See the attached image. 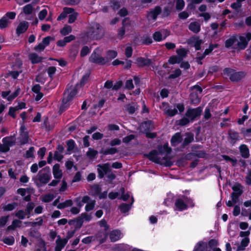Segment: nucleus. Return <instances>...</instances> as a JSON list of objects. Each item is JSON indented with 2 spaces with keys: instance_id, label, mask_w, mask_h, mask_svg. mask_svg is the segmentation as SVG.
Wrapping results in <instances>:
<instances>
[{
  "instance_id": "1",
  "label": "nucleus",
  "mask_w": 251,
  "mask_h": 251,
  "mask_svg": "<svg viewBox=\"0 0 251 251\" xmlns=\"http://www.w3.org/2000/svg\"><path fill=\"white\" fill-rule=\"evenodd\" d=\"M102 28L98 24H95L92 26L83 36L82 40L87 42L91 40L98 39L101 36Z\"/></svg>"
},
{
  "instance_id": "56",
  "label": "nucleus",
  "mask_w": 251,
  "mask_h": 251,
  "mask_svg": "<svg viewBox=\"0 0 251 251\" xmlns=\"http://www.w3.org/2000/svg\"><path fill=\"white\" fill-rule=\"evenodd\" d=\"M223 157L226 161L230 162L233 166H234L237 162V160L235 158H230L226 155H223Z\"/></svg>"
},
{
  "instance_id": "33",
  "label": "nucleus",
  "mask_w": 251,
  "mask_h": 251,
  "mask_svg": "<svg viewBox=\"0 0 251 251\" xmlns=\"http://www.w3.org/2000/svg\"><path fill=\"white\" fill-rule=\"evenodd\" d=\"M33 6L31 4H27L23 8V12L25 15H29L32 14L33 12Z\"/></svg>"
},
{
  "instance_id": "64",
  "label": "nucleus",
  "mask_w": 251,
  "mask_h": 251,
  "mask_svg": "<svg viewBox=\"0 0 251 251\" xmlns=\"http://www.w3.org/2000/svg\"><path fill=\"white\" fill-rule=\"evenodd\" d=\"M229 134L231 139L234 140H237L239 139V136L237 132L233 131H230Z\"/></svg>"
},
{
  "instance_id": "15",
  "label": "nucleus",
  "mask_w": 251,
  "mask_h": 251,
  "mask_svg": "<svg viewBox=\"0 0 251 251\" xmlns=\"http://www.w3.org/2000/svg\"><path fill=\"white\" fill-rule=\"evenodd\" d=\"M169 35V33L166 30L156 31L153 34V38L155 41L159 42L165 39Z\"/></svg>"
},
{
  "instance_id": "5",
  "label": "nucleus",
  "mask_w": 251,
  "mask_h": 251,
  "mask_svg": "<svg viewBox=\"0 0 251 251\" xmlns=\"http://www.w3.org/2000/svg\"><path fill=\"white\" fill-rule=\"evenodd\" d=\"M102 51V50L100 48L95 49L89 58L90 61L99 65L105 64L107 60L101 56Z\"/></svg>"
},
{
  "instance_id": "14",
  "label": "nucleus",
  "mask_w": 251,
  "mask_h": 251,
  "mask_svg": "<svg viewBox=\"0 0 251 251\" xmlns=\"http://www.w3.org/2000/svg\"><path fill=\"white\" fill-rule=\"evenodd\" d=\"M100 188L98 185H94L91 187L90 193L94 196L98 195L100 199L105 198L107 196V191L100 193Z\"/></svg>"
},
{
  "instance_id": "52",
  "label": "nucleus",
  "mask_w": 251,
  "mask_h": 251,
  "mask_svg": "<svg viewBox=\"0 0 251 251\" xmlns=\"http://www.w3.org/2000/svg\"><path fill=\"white\" fill-rule=\"evenodd\" d=\"M17 204L16 203H9L2 207V209L4 211H11L14 209Z\"/></svg>"
},
{
  "instance_id": "31",
  "label": "nucleus",
  "mask_w": 251,
  "mask_h": 251,
  "mask_svg": "<svg viewBox=\"0 0 251 251\" xmlns=\"http://www.w3.org/2000/svg\"><path fill=\"white\" fill-rule=\"evenodd\" d=\"M236 37H232L226 41V46L227 48L233 46L234 48H237Z\"/></svg>"
},
{
  "instance_id": "19",
  "label": "nucleus",
  "mask_w": 251,
  "mask_h": 251,
  "mask_svg": "<svg viewBox=\"0 0 251 251\" xmlns=\"http://www.w3.org/2000/svg\"><path fill=\"white\" fill-rule=\"evenodd\" d=\"M89 199V197L85 196L82 198H76L74 200V201L76 203L77 206L80 209L83 206L84 203H86Z\"/></svg>"
},
{
  "instance_id": "3",
  "label": "nucleus",
  "mask_w": 251,
  "mask_h": 251,
  "mask_svg": "<svg viewBox=\"0 0 251 251\" xmlns=\"http://www.w3.org/2000/svg\"><path fill=\"white\" fill-rule=\"evenodd\" d=\"M76 90L75 88H70L68 89L64 93V97L62 100V103L60 107V110L63 111L67 108L70 105V101L76 95Z\"/></svg>"
},
{
  "instance_id": "6",
  "label": "nucleus",
  "mask_w": 251,
  "mask_h": 251,
  "mask_svg": "<svg viewBox=\"0 0 251 251\" xmlns=\"http://www.w3.org/2000/svg\"><path fill=\"white\" fill-rule=\"evenodd\" d=\"M175 205L178 210L182 211L194 205L192 200L186 197H182L176 201Z\"/></svg>"
},
{
  "instance_id": "36",
  "label": "nucleus",
  "mask_w": 251,
  "mask_h": 251,
  "mask_svg": "<svg viewBox=\"0 0 251 251\" xmlns=\"http://www.w3.org/2000/svg\"><path fill=\"white\" fill-rule=\"evenodd\" d=\"M163 110L164 112L169 116H173L175 115L177 113V110L174 108H167V107L164 108Z\"/></svg>"
},
{
  "instance_id": "40",
  "label": "nucleus",
  "mask_w": 251,
  "mask_h": 251,
  "mask_svg": "<svg viewBox=\"0 0 251 251\" xmlns=\"http://www.w3.org/2000/svg\"><path fill=\"white\" fill-rule=\"evenodd\" d=\"M249 240L247 238H244L241 243L240 245L238 247V251L244 250L249 244Z\"/></svg>"
},
{
  "instance_id": "57",
  "label": "nucleus",
  "mask_w": 251,
  "mask_h": 251,
  "mask_svg": "<svg viewBox=\"0 0 251 251\" xmlns=\"http://www.w3.org/2000/svg\"><path fill=\"white\" fill-rule=\"evenodd\" d=\"M14 238L13 237H7L3 239V241L5 244L8 245H12L14 243Z\"/></svg>"
},
{
  "instance_id": "61",
  "label": "nucleus",
  "mask_w": 251,
  "mask_h": 251,
  "mask_svg": "<svg viewBox=\"0 0 251 251\" xmlns=\"http://www.w3.org/2000/svg\"><path fill=\"white\" fill-rule=\"evenodd\" d=\"M34 207V204L32 202H29L27 203L25 211L26 213L29 215L30 214L31 211L33 210V208Z\"/></svg>"
},
{
  "instance_id": "9",
  "label": "nucleus",
  "mask_w": 251,
  "mask_h": 251,
  "mask_svg": "<svg viewBox=\"0 0 251 251\" xmlns=\"http://www.w3.org/2000/svg\"><path fill=\"white\" fill-rule=\"evenodd\" d=\"M15 142L13 137H6L2 139L3 144H0V152H7L9 150L10 147L13 146Z\"/></svg>"
},
{
  "instance_id": "34",
  "label": "nucleus",
  "mask_w": 251,
  "mask_h": 251,
  "mask_svg": "<svg viewBox=\"0 0 251 251\" xmlns=\"http://www.w3.org/2000/svg\"><path fill=\"white\" fill-rule=\"evenodd\" d=\"M10 23V21L9 19H6V17L3 16L0 20V28L2 29L6 27Z\"/></svg>"
},
{
  "instance_id": "11",
  "label": "nucleus",
  "mask_w": 251,
  "mask_h": 251,
  "mask_svg": "<svg viewBox=\"0 0 251 251\" xmlns=\"http://www.w3.org/2000/svg\"><path fill=\"white\" fill-rule=\"evenodd\" d=\"M131 29V26L129 23V21L127 19H124L123 21V26L119 29L118 31V36L120 38H123L126 32L129 31Z\"/></svg>"
},
{
  "instance_id": "63",
  "label": "nucleus",
  "mask_w": 251,
  "mask_h": 251,
  "mask_svg": "<svg viewBox=\"0 0 251 251\" xmlns=\"http://www.w3.org/2000/svg\"><path fill=\"white\" fill-rule=\"evenodd\" d=\"M34 152V149L33 147H30L28 150H27L25 154V157L26 158L32 157L33 156Z\"/></svg>"
},
{
  "instance_id": "24",
  "label": "nucleus",
  "mask_w": 251,
  "mask_h": 251,
  "mask_svg": "<svg viewBox=\"0 0 251 251\" xmlns=\"http://www.w3.org/2000/svg\"><path fill=\"white\" fill-rule=\"evenodd\" d=\"M117 52L113 50H109L106 52V55L104 57L105 59H106L105 61V64L110 62L112 59L115 58L117 56Z\"/></svg>"
},
{
  "instance_id": "28",
  "label": "nucleus",
  "mask_w": 251,
  "mask_h": 251,
  "mask_svg": "<svg viewBox=\"0 0 251 251\" xmlns=\"http://www.w3.org/2000/svg\"><path fill=\"white\" fill-rule=\"evenodd\" d=\"M151 60L143 57H139L136 59V64L140 66H147L151 64Z\"/></svg>"
},
{
  "instance_id": "41",
  "label": "nucleus",
  "mask_w": 251,
  "mask_h": 251,
  "mask_svg": "<svg viewBox=\"0 0 251 251\" xmlns=\"http://www.w3.org/2000/svg\"><path fill=\"white\" fill-rule=\"evenodd\" d=\"M138 108L137 104L133 103L126 106L127 110L130 114H133Z\"/></svg>"
},
{
  "instance_id": "45",
  "label": "nucleus",
  "mask_w": 251,
  "mask_h": 251,
  "mask_svg": "<svg viewBox=\"0 0 251 251\" xmlns=\"http://www.w3.org/2000/svg\"><path fill=\"white\" fill-rule=\"evenodd\" d=\"M194 140L193 135L191 133H187L186 134V137L184 139V144L185 145H187L191 143Z\"/></svg>"
},
{
  "instance_id": "16",
  "label": "nucleus",
  "mask_w": 251,
  "mask_h": 251,
  "mask_svg": "<svg viewBox=\"0 0 251 251\" xmlns=\"http://www.w3.org/2000/svg\"><path fill=\"white\" fill-rule=\"evenodd\" d=\"M123 234L119 230H114L109 233V238L111 242H116L121 238Z\"/></svg>"
},
{
  "instance_id": "59",
  "label": "nucleus",
  "mask_w": 251,
  "mask_h": 251,
  "mask_svg": "<svg viewBox=\"0 0 251 251\" xmlns=\"http://www.w3.org/2000/svg\"><path fill=\"white\" fill-rule=\"evenodd\" d=\"M22 66V62L21 60H16L15 64L12 66L13 70H21V67Z\"/></svg>"
},
{
  "instance_id": "30",
  "label": "nucleus",
  "mask_w": 251,
  "mask_h": 251,
  "mask_svg": "<svg viewBox=\"0 0 251 251\" xmlns=\"http://www.w3.org/2000/svg\"><path fill=\"white\" fill-rule=\"evenodd\" d=\"M181 141V137L180 133H176L172 138L171 144L173 146H176Z\"/></svg>"
},
{
  "instance_id": "50",
  "label": "nucleus",
  "mask_w": 251,
  "mask_h": 251,
  "mask_svg": "<svg viewBox=\"0 0 251 251\" xmlns=\"http://www.w3.org/2000/svg\"><path fill=\"white\" fill-rule=\"evenodd\" d=\"M176 53L178 57H181V60H182L185 57L187 54V51L184 49H179L176 50Z\"/></svg>"
},
{
  "instance_id": "4",
  "label": "nucleus",
  "mask_w": 251,
  "mask_h": 251,
  "mask_svg": "<svg viewBox=\"0 0 251 251\" xmlns=\"http://www.w3.org/2000/svg\"><path fill=\"white\" fill-rule=\"evenodd\" d=\"M77 16V13L75 12L73 8L65 7L63 9V12L58 17L57 20L61 21L66 17H68V22L71 24L75 21Z\"/></svg>"
},
{
  "instance_id": "29",
  "label": "nucleus",
  "mask_w": 251,
  "mask_h": 251,
  "mask_svg": "<svg viewBox=\"0 0 251 251\" xmlns=\"http://www.w3.org/2000/svg\"><path fill=\"white\" fill-rule=\"evenodd\" d=\"M86 205L85 206V210L86 212H89L91 210H92L95 206L96 204V201L95 200H91L90 198L89 197V200H88V201L86 202Z\"/></svg>"
},
{
  "instance_id": "39",
  "label": "nucleus",
  "mask_w": 251,
  "mask_h": 251,
  "mask_svg": "<svg viewBox=\"0 0 251 251\" xmlns=\"http://www.w3.org/2000/svg\"><path fill=\"white\" fill-rule=\"evenodd\" d=\"M72 31V27L68 25H65L60 30V33L62 35H66Z\"/></svg>"
},
{
  "instance_id": "37",
  "label": "nucleus",
  "mask_w": 251,
  "mask_h": 251,
  "mask_svg": "<svg viewBox=\"0 0 251 251\" xmlns=\"http://www.w3.org/2000/svg\"><path fill=\"white\" fill-rule=\"evenodd\" d=\"M158 153L156 151H153L151 152L149 154V157L150 159L155 162H159L158 158L157 157Z\"/></svg>"
},
{
  "instance_id": "21",
  "label": "nucleus",
  "mask_w": 251,
  "mask_h": 251,
  "mask_svg": "<svg viewBox=\"0 0 251 251\" xmlns=\"http://www.w3.org/2000/svg\"><path fill=\"white\" fill-rule=\"evenodd\" d=\"M44 220L42 218V217H40L37 218H36L34 222H26L25 224L27 226H31L33 227H39L41 226H42L43 224Z\"/></svg>"
},
{
  "instance_id": "62",
  "label": "nucleus",
  "mask_w": 251,
  "mask_h": 251,
  "mask_svg": "<svg viewBox=\"0 0 251 251\" xmlns=\"http://www.w3.org/2000/svg\"><path fill=\"white\" fill-rule=\"evenodd\" d=\"M192 92H193L194 94H198V95H199V94H201L202 89L199 86H194L192 88Z\"/></svg>"
},
{
  "instance_id": "18",
  "label": "nucleus",
  "mask_w": 251,
  "mask_h": 251,
  "mask_svg": "<svg viewBox=\"0 0 251 251\" xmlns=\"http://www.w3.org/2000/svg\"><path fill=\"white\" fill-rule=\"evenodd\" d=\"M52 173L55 178L60 179L62 176V170L60 169L58 164H55L52 168Z\"/></svg>"
},
{
  "instance_id": "44",
  "label": "nucleus",
  "mask_w": 251,
  "mask_h": 251,
  "mask_svg": "<svg viewBox=\"0 0 251 251\" xmlns=\"http://www.w3.org/2000/svg\"><path fill=\"white\" fill-rule=\"evenodd\" d=\"M80 219L83 221H85L89 222L92 219L91 215L86 212L82 213L80 215Z\"/></svg>"
},
{
  "instance_id": "27",
  "label": "nucleus",
  "mask_w": 251,
  "mask_h": 251,
  "mask_svg": "<svg viewBox=\"0 0 251 251\" xmlns=\"http://www.w3.org/2000/svg\"><path fill=\"white\" fill-rule=\"evenodd\" d=\"M189 29L194 33H198L200 31L201 26L199 23L194 22L190 24Z\"/></svg>"
},
{
  "instance_id": "25",
  "label": "nucleus",
  "mask_w": 251,
  "mask_h": 251,
  "mask_svg": "<svg viewBox=\"0 0 251 251\" xmlns=\"http://www.w3.org/2000/svg\"><path fill=\"white\" fill-rule=\"evenodd\" d=\"M240 151L242 156L247 158L249 156V149L247 146L245 144L241 145L239 147Z\"/></svg>"
},
{
  "instance_id": "54",
  "label": "nucleus",
  "mask_w": 251,
  "mask_h": 251,
  "mask_svg": "<svg viewBox=\"0 0 251 251\" xmlns=\"http://www.w3.org/2000/svg\"><path fill=\"white\" fill-rule=\"evenodd\" d=\"M190 121H191L190 119L186 116V117H184L182 119L177 121V123L179 125L184 126L189 123Z\"/></svg>"
},
{
  "instance_id": "49",
  "label": "nucleus",
  "mask_w": 251,
  "mask_h": 251,
  "mask_svg": "<svg viewBox=\"0 0 251 251\" xmlns=\"http://www.w3.org/2000/svg\"><path fill=\"white\" fill-rule=\"evenodd\" d=\"M21 92V89L20 88H17L16 90L10 95V96L8 97V101H11L13 100H14L16 97H17Z\"/></svg>"
},
{
  "instance_id": "42",
  "label": "nucleus",
  "mask_w": 251,
  "mask_h": 251,
  "mask_svg": "<svg viewBox=\"0 0 251 251\" xmlns=\"http://www.w3.org/2000/svg\"><path fill=\"white\" fill-rule=\"evenodd\" d=\"M20 136L21 137V143L22 144H24L27 142L28 136L27 132H21Z\"/></svg>"
},
{
  "instance_id": "60",
  "label": "nucleus",
  "mask_w": 251,
  "mask_h": 251,
  "mask_svg": "<svg viewBox=\"0 0 251 251\" xmlns=\"http://www.w3.org/2000/svg\"><path fill=\"white\" fill-rule=\"evenodd\" d=\"M132 48L131 46H127L126 49L125 55L126 57L129 58L132 54Z\"/></svg>"
},
{
  "instance_id": "7",
  "label": "nucleus",
  "mask_w": 251,
  "mask_h": 251,
  "mask_svg": "<svg viewBox=\"0 0 251 251\" xmlns=\"http://www.w3.org/2000/svg\"><path fill=\"white\" fill-rule=\"evenodd\" d=\"M223 75L225 76H229L232 81H238L243 77V73L236 72L235 70L230 68H226L224 70Z\"/></svg>"
},
{
  "instance_id": "8",
  "label": "nucleus",
  "mask_w": 251,
  "mask_h": 251,
  "mask_svg": "<svg viewBox=\"0 0 251 251\" xmlns=\"http://www.w3.org/2000/svg\"><path fill=\"white\" fill-rule=\"evenodd\" d=\"M251 39V34L250 33L244 34L239 37L238 38H236L237 48L241 50L244 49Z\"/></svg>"
},
{
  "instance_id": "53",
  "label": "nucleus",
  "mask_w": 251,
  "mask_h": 251,
  "mask_svg": "<svg viewBox=\"0 0 251 251\" xmlns=\"http://www.w3.org/2000/svg\"><path fill=\"white\" fill-rule=\"evenodd\" d=\"M48 15V11L46 9L42 10L38 14V18L40 20H43Z\"/></svg>"
},
{
  "instance_id": "47",
  "label": "nucleus",
  "mask_w": 251,
  "mask_h": 251,
  "mask_svg": "<svg viewBox=\"0 0 251 251\" xmlns=\"http://www.w3.org/2000/svg\"><path fill=\"white\" fill-rule=\"evenodd\" d=\"M181 60H181L180 57H178V56H173L170 58L169 62L170 63L174 64L176 63H178Z\"/></svg>"
},
{
  "instance_id": "46",
  "label": "nucleus",
  "mask_w": 251,
  "mask_h": 251,
  "mask_svg": "<svg viewBox=\"0 0 251 251\" xmlns=\"http://www.w3.org/2000/svg\"><path fill=\"white\" fill-rule=\"evenodd\" d=\"M27 215H28L26 213V211L22 210H19L15 214V216L20 219H24Z\"/></svg>"
},
{
  "instance_id": "20",
  "label": "nucleus",
  "mask_w": 251,
  "mask_h": 251,
  "mask_svg": "<svg viewBox=\"0 0 251 251\" xmlns=\"http://www.w3.org/2000/svg\"><path fill=\"white\" fill-rule=\"evenodd\" d=\"M67 242V239H61L60 238L57 239L56 241V246L55 247V251H61Z\"/></svg>"
},
{
  "instance_id": "13",
  "label": "nucleus",
  "mask_w": 251,
  "mask_h": 251,
  "mask_svg": "<svg viewBox=\"0 0 251 251\" xmlns=\"http://www.w3.org/2000/svg\"><path fill=\"white\" fill-rule=\"evenodd\" d=\"M97 170L99 176L102 178L104 176L110 171V165L109 163H105L102 165H97Z\"/></svg>"
},
{
  "instance_id": "12",
  "label": "nucleus",
  "mask_w": 251,
  "mask_h": 251,
  "mask_svg": "<svg viewBox=\"0 0 251 251\" xmlns=\"http://www.w3.org/2000/svg\"><path fill=\"white\" fill-rule=\"evenodd\" d=\"M232 188L233 192L231 195V199L234 202H236L238 197L242 193V186L240 184L236 183Z\"/></svg>"
},
{
  "instance_id": "17",
  "label": "nucleus",
  "mask_w": 251,
  "mask_h": 251,
  "mask_svg": "<svg viewBox=\"0 0 251 251\" xmlns=\"http://www.w3.org/2000/svg\"><path fill=\"white\" fill-rule=\"evenodd\" d=\"M161 12V9L159 7H156L154 9L150 11L148 15V18L149 21L151 20H155L157 15Z\"/></svg>"
},
{
  "instance_id": "23",
  "label": "nucleus",
  "mask_w": 251,
  "mask_h": 251,
  "mask_svg": "<svg viewBox=\"0 0 251 251\" xmlns=\"http://www.w3.org/2000/svg\"><path fill=\"white\" fill-rule=\"evenodd\" d=\"M194 251H207V245L206 242L200 241L195 246Z\"/></svg>"
},
{
  "instance_id": "58",
  "label": "nucleus",
  "mask_w": 251,
  "mask_h": 251,
  "mask_svg": "<svg viewBox=\"0 0 251 251\" xmlns=\"http://www.w3.org/2000/svg\"><path fill=\"white\" fill-rule=\"evenodd\" d=\"M184 1L183 0H177L176 3V8L177 10H181L184 6Z\"/></svg>"
},
{
  "instance_id": "35",
  "label": "nucleus",
  "mask_w": 251,
  "mask_h": 251,
  "mask_svg": "<svg viewBox=\"0 0 251 251\" xmlns=\"http://www.w3.org/2000/svg\"><path fill=\"white\" fill-rule=\"evenodd\" d=\"M133 202V198L132 197V202L130 205L126 203H123L120 206V209L122 213H126L129 211L131 205Z\"/></svg>"
},
{
  "instance_id": "48",
  "label": "nucleus",
  "mask_w": 251,
  "mask_h": 251,
  "mask_svg": "<svg viewBox=\"0 0 251 251\" xmlns=\"http://www.w3.org/2000/svg\"><path fill=\"white\" fill-rule=\"evenodd\" d=\"M192 42L194 43V46L196 50H199L201 49L200 46L202 42L201 40L195 38L192 39Z\"/></svg>"
},
{
  "instance_id": "22",
  "label": "nucleus",
  "mask_w": 251,
  "mask_h": 251,
  "mask_svg": "<svg viewBox=\"0 0 251 251\" xmlns=\"http://www.w3.org/2000/svg\"><path fill=\"white\" fill-rule=\"evenodd\" d=\"M28 26V24L27 22L24 21L20 23L16 29L17 34L20 35L25 32L27 30Z\"/></svg>"
},
{
  "instance_id": "55",
  "label": "nucleus",
  "mask_w": 251,
  "mask_h": 251,
  "mask_svg": "<svg viewBox=\"0 0 251 251\" xmlns=\"http://www.w3.org/2000/svg\"><path fill=\"white\" fill-rule=\"evenodd\" d=\"M67 150L68 151H71L74 150L75 148V142L73 140H70L67 142Z\"/></svg>"
},
{
  "instance_id": "10",
  "label": "nucleus",
  "mask_w": 251,
  "mask_h": 251,
  "mask_svg": "<svg viewBox=\"0 0 251 251\" xmlns=\"http://www.w3.org/2000/svg\"><path fill=\"white\" fill-rule=\"evenodd\" d=\"M201 112L202 109L200 107L194 109H189L186 113V116L192 121L196 118L200 116Z\"/></svg>"
},
{
  "instance_id": "26",
  "label": "nucleus",
  "mask_w": 251,
  "mask_h": 251,
  "mask_svg": "<svg viewBox=\"0 0 251 251\" xmlns=\"http://www.w3.org/2000/svg\"><path fill=\"white\" fill-rule=\"evenodd\" d=\"M29 58L31 60L32 63L35 64L41 62L43 58L35 53H31L29 55Z\"/></svg>"
},
{
  "instance_id": "51",
  "label": "nucleus",
  "mask_w": 251,
  "mask_h": 251,
  "mask_svg": "<svg viewBox=\"0 0 251 251\" xmlns=\"http://www.w3.org/2000/svg\"><path fill=\"white\" fill-rule=\"evenodd\" d=\"M54 198L53 194H48L42 197V201L45 202H48L51 201Z\"/></svg>"
},
{
  "instance_id": "43",
  "label": "nucleus",
  "mask_w": 251,
  "mask_h": 251,
  "mask_svg": "<svg viewBox=\"0 0 251 251\" xmlns=\"http://www.w3.org/2000/svg\"><path fill=\"white\" fill-rule=\"evenodd\" d=\"M98 154V151L91 148H89L88 151L87 152V155L90 158H94Z\"/></svg>"
},
{
  "instance_id": "32",
  "label": "nucleus",
  "mask_w": 251,
  "mask_h": 251,
  "mask_svg": "<svg viewBox=\"0 0 251 251\" xmlns=\"http://www.w3.org/2000/svg\"><path fill=\"white\" fill-rule=\"evenodd\" d=\"M22 222L18 220H14L13 221L12 224L7 227L8 230H14L16 227L21 226Z\"/></svg>"
},
{
  "instance_id": "38",
  "label": "nucleus",
  "mask_w": 251,
  "mask_h": 251,
  "mask_svg": "<svg viewBox=\"0 0 251 251\" xmlns=\"http://www.w3.org/2000/svg\"><path fill=\"white\" fill-rule=\"evenodd\" d=\"M190 100L191 102L195 104L198 103L200 101L199 95H198V94H194L193 92H192L190 95Z\"/></svg>"
},
{
  "instance_id": "2",
  "label": "nucleus",
  "mask_w": 251,
  "mask_h": 251,
  "mask_svg": "<svg viewBox=\"0 0 251 251\" xmlns=\"http://www.w3.org/2000/svg\"><path fill=\"white\" fill-rule=\"evenodd\" d=\"M51 178V174L48 169L44 168L34 178L35 183L38 187H41L47 183Z\"/></svg>"
}]
</instances>
